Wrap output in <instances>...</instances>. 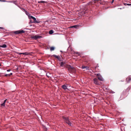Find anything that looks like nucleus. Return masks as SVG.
I'll use <instances>...</instances> for the list:
<instances>
[{"label": "nucleus", "mask_w": 131, "mask_h": 131, "mask_svg": "<svg viewBox=\"0 0 131 131\" xmlns=\"http://www.w3.org/2000/svg\"><path fill=\"white\" fill-rule=\"evenodd\" d=\"M63 118L64 119L65 121L67 124L70 126H71V123L68 117L63 116Z\"/></svg>", "instance_id": "f257e3e1"}, {"label": "nucleus", "mask_w": 131, "mask_h": 131, "mask_svg": "<svg viewBox=\"0 0 131 131\" xmlns=\"http://www.w3.org/2000/svg\"><path fill=\"white\" fill-rule=\"evenodd\" d=\"M68 69L69 71L70 72H73L75 71V68L71 66H69L68 67Z\"/></svg>", "instance_id": "f03ea898"}, {"label": "nucleus", "mask_w": 131, "mask_h": 131, "mask_svg": "<svg viewBox=\"0 0 131 131\" xmlns=\"http://www.w3.org/2000/svg\"><path fill=\"white\" fill-rule=\"evenodd\" d=\"M25 32L23 30H19L16 31H15L14 32V34H22L24 33Z\"/></svg>", "instance_id": "7ed1b4c3"}, {"label": "nucleus", "mask_w": 131, "mask_h": 131, "mask_svg": "<svg viewBox=\"0 0 131 131\" xmlns=\"http://www.w3.org/2000/svg\"><path fill=\"white\" fill-rule=\"evenodd\" d=\"M31 38L32 39H34L35 40H36L37 39L40 38H42V37L39 35H35L32 36L31 37Z\"/></svg>", "instance_id": "20e7f679"}, {"label": "nucleus", "mask_w": 131, "mask_h": 131, "mask_svg": "<svg viewBox=\"0 0 131 131\" xmlns=\"http://www.w3.org/2000/svg\"><path fill=\"white\" fill-rule=\"evenodd\" d=\"M93 81L94 83L96 85H100V82L97 79L95 78L94 79Z\"/></svg>", "instance_id": "39448f33"}, {"label": "nucleus", "mask_w": 131, "mask_h": 131, "mask_svg": "<svg viewBox=\"0 0 131 131\" xmlns=\"http://www.w3.org/2000/svg\"><path fill=\"white\" fill-rule=\"evenodd\" d=\"M96 76L97 77L99 80L101 81H103V79L100 73H98L96 74Z\"/></svg>", "instance_id": "423d86ee"}, {"label": "nucleus", "mask_w": 131, "mask_h": 131, "mask_svg": "<svg viewBox=\"0 0 131 131\" xmlns=\"http://www.w3.org/2000/svg\"><path fill=\"white\" fill-rule=\"evenodd\" d=\"M60 66L63 68L66 67V63L64 62H62L60 63Z\"/></svg>", "instance_id": "0eeeda50"}, {"label": "nucleus", "mask_w": 131, "mask_h": 131, "mask_svg": "<svg viewBox=\"0 0 131 131\" xmlns=\"http://www.w3.org/2000/svg\"><path fill=\"white\" fill-rule=\"evenodd\" d=\"M32 19L33 20V21H32V20H31L30 21L31 23H39V22L36 20V18L35 17H33Z\"/></svg>", "instance_id": "6e6552de"}, {"label": "nucleus", "mask_w": 131, "mask_h": 131, "mask_svg": "<svg viewBox=\"0 0 131 131\" xmlns=\"http://www.w3.org/2000/svg\"><path fill=\"white\" fill-rule=\"evenodd\" d=\"M71 52L72 53L78 54V56H79L80 55V54L79 52H75L74 50H73L72 48H71Z\"/></svg>", "instance_id": "1a4fd4ad"}, {"label": "nucleus", "mask_w": 131, "mask_h": 131, "mask_svg": "<svg viewBox=\"0 0 131 131\" xmlns=\"http://www.w3.org/2000/svg\"><path fill=\"white\" fill-rule=\"evenodd\" d=\"M131 80V76H129L126 78V80L127 82H129Z\"/></svg>", "instance_id": "9d476101"}, {"label": "nucleus", "mask_w": 131, "mask_h": 131, "mask_svg": "<svg viewBox=\"0 0 131 131\" xmlns=\"http://www.w3.org/2000/svg\"><path fill=\"white\" fill-rule=\"evenodd\" d=\"M62 88L64 90H66L67 89V87L66 85L65 84H64L62 85Z\"/></svg>", "instance_id": "9b49d317"}, {"label": "nucleus", "mask_w": 131, "mask_h": 131, "mask_svg": "<svg viewBox=\"0 0 131 131\" xmlns=\"http://www.w3.org/2000/svg\"><path fill=\"white\" fill-rule=\"evenodd\" d=\"M53 56L55 57V58H57L58 59H60V57L58 56H57L56 55L54 54L53 55Z\"/></svg>", "instance_id": "f8f14e48"}, {"label": "nucleus", "mask_w": 131, "mask_h": 131, "mask_svg": "<svg viewBox=\"0 0 131 131\" xmlns=\"http://www.w3.org/2000/svg\"><path fill=\"white\" fill-rule=\"evenodd\" d=\"M6 45L5 44H3V45H0V47L6 48Z\"/></svg>", "instance_id": "ddd939ff"}, {"label": "nucleus", "mask_w": 131, "mask_h": 131, "mask_svg": "<svg viewBox=\"0 0 131 131\" xmlns=\"http://www.w3.org/2000/svg\"><path fill=\"white\" fill-rule=\"evenodd\" d=\"M30 53H28V52H23V54L24 55H29L30 54Z\"/></svg>", "instance_id": "4468645a"}, {"label": "nucleus", "mask_w": 131, "mask_h": 131, "mask_svg": "<svg viewBox=\"0 0 131 131\" xmlns=\"http://www.w3.org/2000/svg\"><path fill=\"white\" fill-rule=\"evenodd\" d=\"M93 4V2H90L88 3L87 4V5H91Z\"/></svg>", "instance_id": "2eb2a0df"}, {"label": "nucleus", "mask_w": 131, "mask_h": 131, "mask_svg": "<svg viewBox=\"0 0 131 131\" xmlns=\"http://www.w3.org/2000/svg\"><path fill=\"white\" fill-rule=\"evenodd\" d=\"M7 100H4V103H3V104H1V105L2 106H5V103L6 102V101H7Z\"/></svg>", "instance_id": "dca6fc26"}, {"label": "nucleus", "mask_w": 131, "mask_h": 131, "mask_svg": "<svg viewBox=\"0 0 131 131\" xmlns=\"http://www.w3.org/2000/svg\"><path fill=\"white\" fill-rule=\"evenodd\" d=\"M53 33V31L52 30H51L49 32V33L50 34H52Z\"/></svg>", "instance_id": "f3484780"}, {"label": "nucleus", "mask_w": 131, "mask_h": 131, "mask_svg": "<svg viewBox=\"0 0 131 131\" xmlns=\"http://www.w3.org/2000/svg\"><path fill=\"white\" fill-rule=\"evenodd\" d=\"M54 47H52L50 48V50L51 51H53L54 50Z\"/></svg>", "instance_id": "a211bd4d"}, {"label": "nucleus", "mask_w": 131, "mask_h": 131, "mask_svg": "<svg viewBox=\"0 0 131 131\" xmlns=\"http://www.w3.org/2000/svg\"><path fill=\"white\" fill-rule=\"evenodd\" d=\"M78 27V26L77 25H74L73 26H72L71 27V28H77V27Z\"/></svg>", "instance_id": "6ab92c4d"}, {"label": "nucleus", "mask_w": 131, "mask_h": 131, "mask_svg": "<svg viewBox=\"0 0 131 131\" xmlns=\"http://www.w3.org/2000/svg\"><path fill=\"white\" fill-rule=\"evenodd\" d=\"M38 2L39 3H45V1H38Z\"/></svg>", "instance_id": "aec40b11"}, {"label": "nucleus", "mask_w": 131, "mask_h": 131, "mask_svg": "<svg viewBox=\"0 0 131 131\" xmlns=\"http://www.w3.org/2000/svg\"><path fill=\"white\" fill-rule=\"evenodd\" d=\"M124 5H131V4H127V3H125V4H124Z\"/></svg>", "instance_id": "412c9836"}, {"label": "nucleus", "mask_w": 131, "mask_h": 131, "mask_svg": "<svg viewBox=\"0 0 131 131\" xmlns=\"http://www.w3.org/2000/svg\"><path fill=\"white\" fill-rule=\"evenodd\" d=\"M85 69H86L87 70H89V67H85Z\"/></svg>", "instance_id": "4be33fe9"}, {"label": "nucleus", "mask_w": 131, "mask_h": 131, "mask_svg": "<svg viewBox=\"0 0 131 131\" xmlns=\"http://www.w3.org/2000/svg\"><path fill=\"white\" fill-rule=\"evenodd\" d=\"M33 17V16H29V18L30 19H31Z\"/></svg>", "instance_id": "5701e85b"}, {"label": "nucleus", "mask_w": 131, "mask_h": 131, "mask_svg": "<svg viewBox=\"0 0 131 131\" xmlns=\"http://www.w3.org/2000/svg\"><path fill=\"white\" fill-rule=\"evenodd\" d=\"M85 66H82V69H84L85 68Z\"/></svg>", "instance_id": "b1692460"}, {"label": "nucleus", "mask_w": 131, "mask_h": 131, "mask_svg": "<svg viewBox=\"0 0 131 131\" xmlns=\"http://www.w3.org/2000/svg\"><path fill=\"white\" fill-rule=\"evenodd\" d=\"M12 74V73H11L10 74H9V76L11 75Z\"/></svg>", "instance_id": "393cba45"}, {"label": "nucleus", "mask_w": 131, "mask_h": 131, "mask_svg": "<svg viewBox=\"0 0 131 131\" xmlns=\"http://www.w3.org/2000/svg\"><path fill=\"white\" fill-rule=\"evenodd\" d=\"M17 53L18 54H23V53Z\"/></svg>", "instance_id": "a878e982"}, {"label": "nucleus", "mask_w": 131, "mask_h": 131, "mask_svg": "<svg viewBox=\"0 0 131 131\" xmlns=\"http://www.w3.org/2000/svg\"><path fill=\"white\" fill-rule=\"evenodd\" d=\"M14 3L16 5V1L14 2Z\"/></svg>", "instance_id": "bb28decb"}, {"label": "nucleus", "mask_w": 131, "mask_h": 131, "mask_svg": "<svg viewBox=\"0 0 131 131\" xmlns=\"http://www.w3.org/2000/svg\"><path fill=\"white\" fill-rule=\"evenodd\" d=\"M3 28L2 27H0V29H3Z\"/></svg>", "instance_id": "cd10ccee"}, {"label": "nucleus", "mask_w": 131, "mask_h": 131, "mask_svg": "<svg viewBox=\"0 0 131 131\" xmlns=\"http://www.w3.org/2000/svg\"><path fill=\"white\" fill-rule=\"evenodd\" d=\"M97 67V66H96V67L95 68V69Z\"/></svg>", "instance_id": "c85d7f7f"}, {"label": "nucleus", "mask_w": 131, "mask_h": 131, "mask_svg": "<svg viewBox=\"0 0 131 131\" xmlns=\"http://www.w3.org/2000/svg\"><path fill=\"white\" fill-rule=\"evenodd\" d=\"M10 71V70L9 69V70H8L9 72Z\"/></svg>", "instance_id": "c756f323"}, {"label": "nucleus", "mask_w": 131, "mask_h": 131, "mask_svg": "<svg viewBox=\"0 0 131 131\" xmlns=\"http://www.w3.org/2000/svg\"><path fill=\"white\" fill-rule=\"evenodd\" d=\"M7 74H6V75H5V76H7Z\"/></svg>", "instance_id": "7c9ffc66"}, {"label": "nucleus", "mask_w": 131, "mask_h": 131, "mask_svg": "<svg viewBox=\"0 0 131 131\" xmlns=\"http://www.w3.org/2000/svg\"><path fill=\"white\" fill-rule=\"evenodd\" d=\"M7 71H8V70H7Z\"/></svg>", "instance_id": "2f4dec72"}, {"label": "nucleus", "mask_w": 131, "mask_h": 131, "mask_svg": "<svg viewBox=\"0 0 131 131\" xmlns=\"http://www.w3.org/2000/svg\"><path fill=\"white\" fill-rule=\"evenodd\" d=\"M113 1L112 2V3L113 2Z\"/></svg>", "instance_id": "473e14b6"}, {"label": "nucleus", "mask_w": 131, "mask_h": 131, "mask_svg": "<svg viewBox=\"0 0 131 131\" xmlns=\"http://www.w3.org/2000/svg\"><path fill=\"white\" fill-rule=\"evenodd\" d=\"M119 9H122V8H119Z\"/></svg>", "instance_id": "72a5a7b5"}, {"label": "nucleus", "mask_w": 131, "mask_h": 131, "mask_svg": "<svg viewBox=\"0 0 131 131\" xmlns=\"http://www.w3.org/2000/svg\"><path fill=\"white\" fill-rule=\"evenodd\" d=\"M2 1L4 2V1Z\"/></svg>", "instance_id": "f704fd0d"}, {"label": "nucleus", "mask_w": 131, "mask_h": 131, "mask_svg": "<svg viewBox=\"0 0 131 131\" xmlns=\"http://www.w3.org/2000/svg\"><path fill=\"white\" fill-rule=\"evenodd\" d=\"M86 11H85V13H86Z\"/></svg>", "instance_id": "c9c22d12"}, {"label": "nucleus", "mask_w": 131, "mask_h": 131, "mask_svg": "<svg viewBox=\"0 0 131 131\" xmlns=\"http://www.w3.org/2000/svg\"><path fill=\"white\" fill-rule=\"evenodd\" d=\"M112 93H114L113 92H112Z\"/></svg>", "instance_id": "e433bc0d"}, {"label": "nucleus", "mask_w": 131, "mask_h": 131, "mask_svg": "<svg viewBox=\"0 0 131 131\" xmlns=\"http://www.w3.org/2000/svg\"><path fill=\"white\" fill-rule=\"evenodd\" d=\"M1 74V73H0V74Z\"/></svg>", "instance_id": "4c0bfd02"}]
</instances>
